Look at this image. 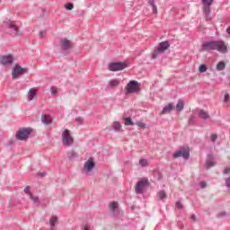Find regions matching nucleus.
<instances>
[{"label": "nucleus", "instance_id": "obj_4", "mask_svg": "<svg viewBox=\"0 0 230 230\" xmlns=\"http://www.w3.org/2000/svg\"><path fill=\"white\" fill-rule=\"evenodd\" d=\"M63 137V145L65 146H71L73 145V137L71 136V133H69V129H65L62 133Z\"/></svg>", "mask_w": 230, "mask_h": 230}, {"label": "nucleus", "instance_id": "obj_45", "mask_svg": "<svg viewBox=\"0 0 230 230\" xmlns=\"http://www.w3.org/2000/svg\"><path fill=\"white\" fill-rule=\"evenodd\" d=\"M157 58V53H153V58Z\"/></svg>", "mask_w": 230, "mask_h": 230}, {"label": "nucleus", "instance_id": "obj_12", "mask_svg": "<svg viewBox=\"0 0 230 230\" xmlns=\"http://www.w3.org/2000/svg\"><path fill=\"white\" fill-rule=\"evenodd\" d=\"M168 48H170V43L168 41H163L159 44L157 51L158 53H164Z\"/></svg>", "mask_w": 230, "mask_h": 230}, {"label": "nucleus", "instance_id": "obj_16", "mask_svg": "<svg viewBox=\"0 0 230 230\" xmlns=\"http://www.w3.org/2000/svg\"><path fill=\"white\" fill-rule=\"evenodd\" d=\"M37 96V89L31 88L28 93V100L31 101Z\"/></svg>", "mask_w": 230, "mask_h": 230}, {"label": "nucleus", "instance_id": "obj_32", "mask_svg": "<svg viewBox=\"0 0 230 230\" xmlns=\"http://www.w3.org/2000/svg\"><path fill=\"white\" fill-rule=\"evenodd\" d=\"M29 197H30V199H31V201H33V202H35V203L39 202V197H37V196H32L31 193H29Z\"/></svg>", "mask_w": 230, "mask_h": 230}, {"label": "nucleus", "instance_id": "obj_15", "mask_svg": "<svg viewBox=\"0 0 230 230\" xmlns=\"http://www.w3.org/2000/svg\"><path fill=\"white\" fill-rule=\"evenodd\" d=\"M62 49H69L71 48L72 44L71 41L68 40H62L60 41Z\"/></svg>", "mask_w": 230, "mask_h": 230}, {"label": "nucleus", "instance_id": "obj_17", "mask_svg": "<svg viewBox=\"0 0 230 230\" xmlns=\"http://www.w3.org/2000/svg\"><path fill=\"white\" fill-rule=\"evenodd\" d=\"M199 116L201 118V119H209V113L204 110L199 111Z\"/></svg>", "mask_w": 230, "mask_h": 230}, {"label": "nucleus", "instance_id": "obj_5", "mask_svg": "<svg viewBox=\"0 0 230 230\" xmlns=\"http://www.w3.org/2000/svg\"><path fill=\"white\" fill-rule=\"evenodd\" d=\"M94 164L95 163L93 159H89L88 161H86L83 168V173L89 175V173H91V172H93V170L94 169Z\"/></svg>", "mask_w": 230, "mask_h": 230}, {"label": "nucleus", "instance_id": "obj_1", "mask_svg": "<svg viewBox=\"0 0 230 230\" xmlns=\"http://www.w3.org/2000/svg\"><path fill=\"white\" fill-rule=\"evenodd\" d=\"M139 83L137 81L131 80L125 86L126 94H134L139 93Z\"/></svg>", "mask_w": 230, "mask_h": 230}, {"label": "nucleus", "instance_id": "obj_3", "mask_svg": "<svg viewBox=\"0 0 230 230\" xmlns=\"http://www.w3.org/2000/svg\"><path fill=\"white\" fill-rule=\"evenodd\" d=\"M108 67L110 71H123V69H127L128 66L126 63L123 62H114V63H110L108 65Z\"/></svg>", "mask_w": 230, "mask_h": 230}, {"label": "nucleus", "instance_id": "obj_39", "mask_svg": "<svg viewBox=\"0 0 230 230\" xmlns=\"http://www.w3.org/2000/svg\"><path fill=\"white\" fill-rule=\"evenodd\" d=\"M218 137L217 136V135H215V134H213V135H211V139H212V141H217V138Z\"/></svg>", "mask_w": 230, "mask_h": 230}, {"label": "nucleus", "instance_id": "obj_46", "mask_svg": "<svg viewBox=\"0 0 230 230\" xmlns=\"http://www.w3.org/2000/svg\"><path fill=\"white\" fill-rule=\"evenodd\" d=\"M191 219H192V220H195V216H191Z\"/></svg>", "mask_w": 230, "mask_h": 230}, {"label": "nucleus", "instance_id": "obj_23", "mask_svg": "<svg viewBox=\"0 0 230 230\" xmlns=\"http://www.w3.org/2000/svg\"><path fill=\"white\" fill-rule=\"evenodd\" d=\"M111 87H118L119 85V80L118 79H112L109 82Z\"/></svg>", "mask_w": 230, "mask_h": 230}, {"label": "nucleus", "instance_id": "obj_7", "mask_svg": "<svg viewBox=\"0 0 230 230\" xmlns=\"http://www.w3.org/2000/svg\"><path fill=\"white\" fill-rule=\"evenodd\" d=\"M174 159H179V157H183V159H190V148H183L173 154Z\"/></svg>", "mask_w": 230, "mask_h": 230}, {"label": "nucleus", "instance_id": "obj_22", "mask_svg": "<svg viewBox=\"0 0 230 230\" xmlns=\"http://www.w3.org/2000/svg\"><path fill=\"white\" fill-rule=\"evenodd\" d=\"M9 27L13 30V31H14L15 35H17L19 33V28H17V25H15V22H11L9 24Z\"/></svg>", "mask_w": 230, "mask_h": 230}, {"label": "nucleus", "instance_id": "obj_31", "mask_svg": "<svg viewBox=\"0 0 230 230\" xmlns=\"http://www.w3.org/2000/svg\"><path fill=\"white\" fill-rule=\"evenodd\" d=\"M125 125L126 126H132V125H134V122L132 121V119L131 118H126L125 119Z\"/></svg>", "mask_w": 230, "mask_h": 230}, {"label": "nucleus", "instance_id": "obj_33", "mask_svg": "<svg viewBox=\"0 0 230 230\" xmlns=\"http://www.w3.org/2000/svg\"><path fill=\"white\" fill-rule=\"evenodd\" d=\"M136 125L139 127L140 128H146V124L142 121H137Z\"/></svg>", "mask_w": 230, "mask_h": 230}, {"label": "nucleus", "instance_id": "obj_34", "mask_svg": "<svg viewBox=\"0 0 230 230\" xmlns=\"http://www.w3.org/2000/svg\"><path fill=\"white\" fill-rule=\"evenodd\" d=\"M74 7L75 5H73V4H66L65 5L66 10H73Z\"/></svg>", "mask_w": 230, "mask_h": 230}, {"label": "nucleus", "instance_id": "obj_24", "mask_svg": "<svg viewBox=\"0 0 230 230\" xmlns=\"http://www.w3.org/2000/svg\"><path fill=\"white\" fill-rule=\"evenodd\" d=\"M58 93V88H57L56 86L50 87L51 96H57Z\"/></svg>", "mask_w": 230, "mask_h": 230}, {"label": "nucleus", "instance_id": "obj_28", "mask_svg": "<svg viewBox=\"0 0 230 230\" xmlns=\"http://www.w3.org/2000/svg\"><path fill=\"white\" fill-rule=\"evenodd\" d=\"M138 164H140V166H143V167L148 166V160L141 159L139 160Z\"/></svg>", "mask_w": 230, "mask_h": 230}, {"label": "nucleus", "instance_id": "obj_11", "mask_svg": "<svg viewBox=\"0 0 230 230\" xmlns=\"http://www.w3.org/2000/svg\"><path fill=\"white\" fill-rule=\"evenodd\" d=\"M12 62H13V58L11 55L1 57V64H3V66H9Z\"/></svg>", "mask_w": 230, "mask_h": 230}, {"label": "nucleus", "instance_id": "obj_27", "mask_svg": "<svg viewBox=\"0 0 230 230\" xmlns=\"http://www.w3.org/2000/svg\"><path fill=\"white\" fill-rule=\"evenodd\" d=\"M112 127H113L114 130L121 129V124L118 121L113 122Z\"/></svg>", "mask_w": 230, "mask_h": 230}, {"label": "nucleus", "instance_id": "obj_43", "mask_svg": "<svg viewBox=\"0 0 230 230\" xmlns=\"http://www.w3.org/2000/svg\"><path fill=\"white\" fill-rule=\"evenodd\" d=\"M25 193H27L28 195H30V189L27 187L24 189Z\"/></svg>", "mask_w": 230, "mask_h": 230}, {"label": "nucleus", "instance_id": "obj_6", "mask_svg": "<svg viewBox=\"0 0 230 230\" xmlns=\"http://www.w3.org/2000/svg\"><path fill=\"white\" fill-rule=\"evenodd\" d=\"M214 50L218 51L219 53H227V45H226L224 40H217L216 41Z\"/></svg>", "mask_w": 230, "mask_h": 230}, {"label": "nucleus", "instance_id": "obj_42", "mask_svg": "<svg viewBox=\"0 0 230 230\" xmlns=\"http://www.w3.org/2000/svg\"><path fill=\"white\" fill-rule=\"evenodd\" d=\"M224 173H230V167H226L224 171Z\"/></svg>", "mask_w": 230, "mask_h": 230}, {"label": "nucleus", "instance_id": "obj_25", "mask_svg": "<svg viewBox=\"0 0 230 230\" xmlns=\"http://www.w3.org/2000/svg\"><path fill=\"white\" fill-rule=\"evenodd\" d=\"M157 196L160 199V200H163V199H166V192H164V190H160L158 192Z\"/></svg>", "mask_w": 230, "mask_h": 230}, {"label": "nucleus", "instance_id": "obj_19", "mask_svg": "<svg viewBox=\"0 0 230 230\" xmlns=\"http://www.w3.org/2000/svg\"><path fill=\"white\" fill-rule=\"evenodd\" d=\"M176 111H183L184 110V101L179 100L176 107L174 108Z\"/></svg>", "mask_w": 230, "mask_h": 230}, {"label": "nucleus", "instance_id": "obj_9", "mask_svg": "<svg viewBox=\"0 0 230 230\" xmlns=\"http://www.w3.org/2000/svg\"><path fill=\"white\" fill-rule=\"evenodd\" d=\"M216 41H207L203 43L201 47V51H213L215 50Z\"/></svg>", "mask_w": 230, "mask_h": 230}, {"label": "nucleus", "instance_id": "obj_14", "mask_svg": "<svg viewBox=\"0 0 230 230\" xmlns=\"http://www.w3.org/2000/svg\"><path fill=\"white\" fill-rule=\"evenodd\" d=\"M175 109V107H173V102H170L167 106H165L161 114H168V112H170L171 111H173Z\"/></svg>", "mask_w": 230, "mask_h": 230}, {"label": "nucleus", "instance_id": "obj_44", "mask_svg": "<svg viewBox=\"0 0 230 230\" xmlns=\"http://www.w3.org/2000/svg\"><path fill=\"white\" fill-rule=\"evenodd\" d=\"M226 33H228V35H230V27H228V28L226 29Z\"/></svg>", "mask_w": 230, "mask_h": 230}, {"label": "nucleus", "instance_id": "obj_10", "mask_svg": "<svg viewBox=\"0 0 230 230\" xmlns=\"http://www.w3.org/2000/svg\"><path fill=\"white\" fill-rule=\"evenodd\" d=\"M215 0H202L203 2V12L205 13L209 14L211 12V4H213Z\"/></svg>", "mask_w": 230, "mask_h": 230}, {"label": "nucleus", "instance_id": "obj_20", "mask_svg": "<svg viewBox=\"0 0 230 230\" xmlns=\"http://www.w3.org/2000/svg\"><path fill=\"white\" fill-rule=\"evenodd\" d=\"M42 121L46 125H49V123H51V121H52L51 116H49V115H43L42 116Z\"/></svg>", "mask_w": 230, "mask_h": 230}, {"label": "nucleus", "instance_id": "obj_41", "mask_svg": "<svg viewBox=\"0 0 230 230\" xmlns=\"http://www.w3.org/2000/svg\"><path fill=\"white\" fill-rule=\"evenodd\" d=\"M91 229V226L89 225H85L84 227H83V230H89Z\"/></svg>", "mask_w": 230, "mask_h": 230}, {"label": "nucleus", "instance_id": "obj_36", "mask_svg": "<svg viewBox=\"0 0 230 230\" xmlns=\"http://www.w3.org/2000/svg\"><path fill=\"white\" fill-rule=\"evenodd\" d=\"M176 208H178V209H182V203H181V201H177Z\"/></svg>", "mask_w": 230, "mask_h": 230}, {"label": "nucleus", "instance_id": "obj_38", "mask_svg": "<svg viewBox=\"0 0 230 230\" xmlns=\"http://www.w3.org/2000/svg\"><path fill=\"white\" fill-rule=\"evenodd\" d=\"M226 184L227 188H230V177L226 179Z\"/></svg>", "mask_w": 230, "mask_h": 230}, {"label": "nucleus", "instance_id": "obj_40", "mask_svg": "<svg viewBox=\"0 0 230 230\" xmlns=\"http://www.w3.org/2000/svg\"><path fill=\"white\" fill-rule=\"evenodd\" d=\"M199 186H200V188H206V182L205 181H201L199 183Z\"/></svg>", "mask_w": 230, "mask_h": 230}, {"label": "nucleus", "instance_id": "obj_8", "mask_svg": "<svg viewBox=\"0 0 230 230\" xmlns=\"http://www.w3.org/2000/svg\"><path fill=\"white\" fill-rule=\"evenodd\" d=\"M21 75H24V68L16 65L14 68L12 70V76L13 78H19Z\"/></svg>", "mask_w": 230, "mask_h": 230}, {"label": "nucleus", "instance_id": "obj_21", "mask_svg": "<svg viewBox=\"0 0 230 230\" xmlns=\"http://www.w3.org/2000/svg\"><path fill=\"white\" fill-rule=\"evenodd\" d=\"M216 67L217 71H224V69H226V63H224V61H220L217 64Z\"/></svg>", "mask_w": 230, "mask_h": 230}, {"label": "nucleus", "instance_id": "obj_2", "mask_svg": "<svg viewBox=\"0 0 230 230\" xmlns=\"http://www.w3.org/2000/svg\"><path fill=\"white\" fill-rule=\"evenodd\" d=\"M31 134V128H22L16 133V138L20 141H26Z\"/></svg>", "mask_w": 230, "mask_h": 230}, {"label": "nucleus", "instance_id": "obj_30", "mask_svg": "<svg viewBox=\"0 0 230 230\" xmlns=\"http://www.w3.org/2000/svg\"><path fill=\"white\" fill-rule=\"evenodd\" d=\"M223 102H224V103H230V95H229V93H225V97H224Z\"/></svg>", "mask_w": 230, "mask_h": 230}, {"label": "nucleus", "instance_id": "obj_37", "mask_svg": "<svg viewBox=\"0 0 230 230\" xmlns=\"http://www.w3.org/2000/svg\"><path fill=\"white\" fill-rule=\"evenodd\" d=\"M151 4L153 6V13H157V6H155V4H153V2L151 3Z\"/></svg>", "mask_w": 230, "mask_h": 230}, {"label": "nucleus", "instance_id": "obj_26", "mask_svg": "<svg viewBox=\"0 0 230 230\" xmlns=\"http://www.w3.org/2000/svg\"><path fill=\"white\" fill-rule=\"evenodd\" d=\"M58 219L57 218V217H52L50 219H49V224H50V227H55V225L57 224V221Z\"/></svg>", "mask_w": 230, "mask_h": 230}, {"label": "nucleus", "instance_id": "obj_35", "mask_svg": "<svg viewBox=\"0 0 230 230\" xmlns=\"http://www.w3.org/2000/svg\"><path fill=\"white\" fill-rule=\"evenodd\" d=\"M110 208L116 209L118 208V202L114 201L110 204Z\"/></svg>", "mask_w": 230, "mask_h": 230}, {"label": "nucleus", "instance_id": "obj_13", "mask_svg": "<svg viewBox=\"0 0 230 230\" xmlns=\"http://www.w3.org/2000/svg\"><path fill=\"white\" fill-rule=\"evenodd\" d=\"M146 185V182L141 181L137 183V187L135 189L136 193H143L145 190V186Z\"/></svg>", "mask_w": 230, "mask_h": 230}, {"label": "nucleus", "instance_id": "obj_18", "mask_svg": "<svg viewBox=\"0 0 230 230\" xmlns=\"http://www.w3.org/2000/svg\"><path fill=\"white\" fill-rule=\"evenodd\" d=\"M205 166H206L207 170H209V168H213V166H215L213 158L210 157V158L207 159Z\"/></svg>", "mask_w": 230, "mask_h": 230}, {"label": "nucleus", "instance_id": "obj_29", "mask_svg": "<svg viewBox=\"0 0 230 230\" xmlns=\"http://www.w3.org/2000/svg\"><path fill=\"white\" fill-rule=\"evenodd\" d=\"M207 71H208V66H206V65L199 66V73H206Z\"/></svg>", "mask_w": 230, "mask_h": 230}]
</instances>
